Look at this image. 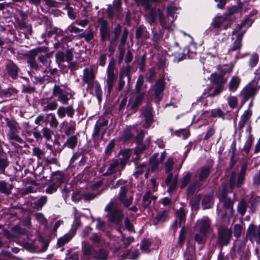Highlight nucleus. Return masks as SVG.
Returning <instances> with one entry per match:
<instances>
[{
  "label": "nucleus",
  "instance_id": "obj_1",
  "mask_svg": "<svg viewBox=\"0 0 260 260\" xmlns=\"http://www.w3.org/2000/svg\"><path fill=\"white\" fill-rule=\"evenodd\" d=\"M105 211L107 212V221L110 224L119 225L122 220L124 214L120 207L114 206V202L111 201L106 206Z\"/></svg>",
  "mask_w": 260,
  "mask_h": 260
},
{
  "label": "nucleus",
  "instance_id": "obj_2",
  "mask_svg": "<svg viewBox=\"0 0 260 260\" xmlns=\"http://www.w3.org/2000/svg\"><path fill=\"white\" fill-rule=\"evenodd\" d=\"M211 80L216 86L214 88L212 86H208L205 88L203 92V96L206 95V94H207L211 97H214L218 95L223 90V84L225 81L222 76L212 74L211 75Z\"/></svg>",
  "mask_w": 260,
  "mask_h": 260
},
{
  "label": "nucleus",
  "instance_id": "obj_3",
  "mask_svg": "<svg viewBox=\"0 0 260 260\" xmlns=\"http://www.w3.org/2000/svg\"><path fill=\"white\" fill-rule=\"evenodd\" d=\"M127 161L124 158H119L112 160L109 164L107 171L103 174L104 176H109L115 174L116 176H120L121 171L124 169Z\"/></svg>",
  "mask_w": 260,
  "mask_h": 260
},
{
  "label": "nucleus",
  "instance_id": "obj_4",
  "mask_svg": "<svg viewBox=\"0 0 260 260\" xmlns=\"http://www.w3.org/2000/svg\"><path fill=\"white\" fill-rule=\"evenodd\" d=\"M232 237L231 229L220 226L217 230V243L221 247L226 246L230 243Z\"/></svg>",
  "mask_w": 260,
  "mask_h": 260
},
{
  "label": "nucleus",
  "instance_id": "obj_5",
  "mask_svg": "<svg viewBox=\"0 0 260 260\" xmlns=\"http://www.w3.org/2000/svg\"><path fill=\"white\" fill-rule=\"evenodd\" d=\"M117 200L121 203L125 208L128 207L133 201V193L128 190L126 186H123L120 187Z\"/></svg>",
  "mask_w": 260,
  "mask_h": 260
},
{
  "label": "nucleus",
  "instance_id": "obj_6",
  "mask_svg": "<svg viewBox=\"0 0 260 260\" xmlns=\"http://www.w3.org/2000/svg\"><path fill=\"white\" fill-rule=\"evenodd\" d=\"M52 96L57 98L59 102L64 105H67L70 99H73V95L64 90L59 85H55L52 89Z\"/></svg>",
  "mask_w": 260,
  "mask_h": 260
},
{
  "label": "nucleus",
  "instance_id": "obj_7",
  "mask_svg": "<svg viewBox=\"0 0 260 260\" xmlns=\"http://www.w3.org/2000/svg\"><path fill=\"white\" fill-rule=\"evenodd\" d=\"M184 36L186 39H189L190 40L189 41V45L184 48L185 53H186L187 58H193L197 53L194 45H201L203 43V41L201 39L192 37L188 34H184Z\"/></svg>",
  "mask_w": 260,
  "mask_h": 260
},
{
  "label": "nucleus",
  "instance_id": "obj_8",
  "mask_svg": "<svg viewBox=\"0 0 260 260\" xmlns=\"http://www.w3.org/2000/svg\"><path fill=\"white\" fill-rule=\"evenodd\" d=\"M107 80L106 85L107 92L110 94L112 90L114 84L116 81L117 74L115 72V67L113 62H110L106 71Z\"/></svg>",
  "mask_w": 260,
  "mask_h": 260
},
{
  "label": "nucleus",
  "instance_id": "obj_9",
  "mask_svg": "<svg viewBox=\"0 0 260 260\" xmlns=\"http://www.w3.org/2000/svg\"><path fill=\"white\" fill-rule=\"evenodd\" d=\"M247 236L251 242L260 244V224H250L247 230Z\"/></svg>",
  "mask_w": 260,
  "mask_h": 260
},
{
  "label": "nucleus",
  "instance_id": "obj_10",
  "mask_svg": "<svg viewBox=\"0 0 260 260\" xmlns=\"http://www.w3.org/2000/svg\"><path fill=\"white\" fill-rule=\"evenodd\" d=\"M259 89L260 85H258L256 82H253L247 85L243 89L242 91L243 96L246 100L254 98Z\"/></svg>",
  "mask_w": 260,
  "mask_h": 260
},
{
  "label": "nucleus",
  "instance_id": "obj_11",
  "mask_svg": "<svg viewBox=\"0 0 260 260\" xmlns=\"http://www.w3.org/2000/svg\"><path fill=\"white\" fill-rule=\"evenodd\" d=\"M6 125L9 127L7 135L8 138L10 140H14L20 144L23 143V140L18 135V131L16 125L11 120H7Z\"/></svg>",
  "mask_w": 260,
  "mask_h": 260
},
{
  "label": "nucleus",
  "instance_id": "obj_12",
  "mask_svg": "<svg viewBox=\"0 0 260 260\" xmlns=\"http://www.w3.org/2000/svg\"><path fill=\"white\" fill-rule=\"evenodd\" d=\"M169 56H173V61L174 62H179L184 59L187 58L186 53H185L184 48L182 50L181 49H178V47H173L169 49V51L167 53Z\"/></svg>",
  "mask_w": 260,
  "mask_h": 260
},
{
  "label": "nucleus",
  "instance_id": "obj_13",
  "mask_svg": "<svg viewBox=\"0 0 260 260\" xmlns=\"http://www.w3.org/2000/svg\"><path fill=\"white\" fill-rule=\"evenodd\" d=\"M95 75L92 67L86 68L83 71L82 82L90 87V84L95 82Z\"/></svg>",
  "mask_w": 260,
  "mask_h": 260
},
{
  "label": "nucleus",
  "instance_id": "obj_14",
  "mask_svg": "<svg viewBox=\"0 0 260 260\" xmlns=\"http://www.w3.org/2000/svg\"><path fill=\"white\" fill-rule=\"evenodd\" d=\"M39 51L38 49H32L27 52L25 55L27 63L29 64L30 68L35 71H38L40 69L39 65L35 60Z\"/></svg>",
  "mask_w": 260,
  "mask_h": 260
},
{
  "label": "nucleus",
  "instance_id": "obj_15",
  "mask_svg": "<svg viewBox=\"0 0 260 260\" xmlns=\"http://www.w3.org/2000/svg\"><path fill=\"white\" fill-rule=\"evenodd\" d=\"M211 220L208 217L204 216L197 220L196 226L197 231L202 232L207 234L208 232L211 229Z\"/></svg>",
  "mask_w": 260,
  "mask_h": 260
},
{
  "label": "nucleus",
  "instance_id": "obj_16",
  "mask_svg": "<svg viewBox=\"0 0 260 260\" xmlns=\"http://www.w3.org/2000/svg\"><path fill=\"white\" fill-rule=\"evenodd\" d=\"M121 9V0H114L113 5L108 6V17L109 18H112L114 16L118 17V15Z\"/></svg>",
  "mask_w": 260,
  "mask_h": 260
},
{
  "label": "nucleus",
  "instance_id": "obj_17",
  "mask_svg": "<svg viewBox=\"0 0 260 260\" xmlns=\"http://www.w3.org/2000/svg\"><path fill=\"white\" fill-rule=\"evenodd\" d=\"M5 68L7 74L13 79H16L18 77L19 68L13 61L11 60H7Z\"/></svg>",
  "mask_w": 260,
  "mask_h": 260
},
{
  "label": "nucleus",
  "instance_id": "obj_18",
  "mask_svg": "<svg viewBox=\"0 0 260 260\" xmlns=\"http://www.w3.org/2000/svg\"><path fill=\"white\" fill-rule=\"evenodd\" d=\"M178 173L175 175L173 173H168L165 181L166 185L169 186L168 192H171L176 188L178 182Z\"/></svg>",
  "mask_w": 260,
  "mask_h": 260
},
{
  "label": "nucleus",
  "instance_id": "obj_19",
  "mask_svg": "<svg viewBox=\"0 0 260 260\" xmlns=\"http://www.w3.org/2000/svg\"><path fill=\"white\" fill-rule=\"evenodd\" d=\"M162 160V153H161L159 157L158 153L154 154L150 158L149 164L150 168L148 167V171L153 172L158 170V167L160 162Z\"/></svg>",
  "mask_w": 260,
  "mask_h": 260
},
{
  "label": "nucleus",
  "instance_id": "obj_20",
  "mask_svg": "<svg viewBox=\"0 0 260 260\" xmlns=\"http://www.w3.org/2000/svg\"><path fill=\"white\" fill-rule=\"evenodd\" d=\"M257 11L255 10H253L250 12L248 16L243 21L240 25V29L241 31H245V28L249 27L253 23L255 17L257 14Z\"/></svg>",
  "mask_w": 260,
  "mask_h": 260
},
{
  "label": "nucleus",
  "instance_id": "obj_21",
  "mask_svg": "<svg viewBox=\"0 0 260 260\" xmlns=\"http://www.w3.org/2000/svg\"><path fill=\"white\" fill-rule=\"evenodd\" d=\"M243 36V34H232L231 39L233 42L230 49L231 50L236 51L241 48Z\"/></svg>",
  "mask_w": 260,
  "mask_h": 260
},
{
  "label": "nucleus",
  "instance_id": "obj_22",
  "mask_svg": "<svg viewBox=\"0 0 260 260\" xmlns=\"http://www.w3.org/2000/svg\"><path fill=\"white\" fill-rule=\"evenodd\" d=\"M244 4H242L240 1H238L237 5L231 7V8L228 9V13L225 14V15L228 18V19H230L232 16L234 15L235 14L238 13H242L245 12L246 10H243Z\"/></svg>",
  "mask_w": 260,
  "mask_h": 260
},
{
  "label": "nucleus",
  "instance_id": "obj_23",
  "mask_svg": "<svg viewBox=\"0 0 260 260\" xmlns=\"http://www.w3.org/2000/svg\"><path fill=\"white\" fill-rule=\"evenodd\" d=\"M95 249L94 248L87 243L82 244V252L83 255L88 259L93 258Z\"/></svg>",
  "mask_w": 260,
  "mask_h": 260
},
{
  "label": "nucleus",
  "instance_id": "obj_24",
  "mask_svg": "<svg viewBox=\"0 0 260 260\" xmlns=\"http://www.w3.org/2000/svg\"><path fill=\"white\" fill-rule=\"evenodd\" d=\"M42 110L44 112H48L49 111H54L56 110L58 107V104L55 101H49L47 100L41 103Z\"/></svg>",
  "mask_w": 260,
  "mask_h": 260
},
{
  "label": "nucleus",
  "instance_id": "obj_25",
  "mask_svg": "<svg viewBox=\"0 0 260 260\" xmlns=\"http://www.w3.org/2000/svg\"><path fill=\"white\" fill-rule=\"evenodd\" d=\"M154 96L157 101L161 100L162 92V79H159L154 86Z\"/></svg>",
  "mask_w": 260,
  "mask_h": 260
},
{
  "label": "nucleus",
  "instance_id": "obj_26",
  "mask_svg": "<svg viewBox=\"0 0 260 260\" xmlns=\"http://www.w3.org/2000/svg\"><path fill=\"white\" fill-rule=\"evenodd\" d=\"M13 185L5 180H0V193L9 195L11 193Z\"/></svg>",
  "mask_w": 260,
  "mask_h": 260
},
{
  "label": "nucleus",
  "instance_id": "obj_27",
  "mask_svg": "<svg viewBox=\"0 0 260 260\" xmlns=\"http://www.w3.org/2000/svg\"><path fill=\"white\" fill-rule=\"evenodd\" d=\"M241 82L238 76H233L229 82V89L231 92H235L238 88Z\"/></svg>",
  "mask_w": 260,
  "mask_h": 260
},
{
  "label": "nucleus",
  "instance_id": "obj_28",
  "mask_svg": "<svg viewBox=\"0 0 260 260\" xmlns=\"http://www.w3.org/2000/svg\"><path fill=\"white\" fill-rule=\"evenodd\" d=\"M135 165L137 169V170L133 174L134 176L136 178H138L139 176L142 175L146 169H148L147 166L146 164L143 163L139 166H138V160L136 159L134 160Z\"/></svg>",
  "mask_w": 260,
  "mask_h": 260
},
{
  "label": "nucleus",
  "instance_id": "obj_29",
  "mask_svg": "<svg viewBox=\"0 0 260 260\" xmlns=\"http://www.w3.org/2000/svg\"><path fill=\"white\" fill-rule=\"evenodd\" d=\"M213 204V196L211 194L205 195L202 201V205L203 209L211 208Z\"/></svg>",
  "mask_w": 260,
  "mask_h": 260
},
{
  "label": "nucleus",
  "instance_id": "obj_30",
  "mask_svg": "<svg viewBox=\"0 0 260 260\" xmlns=\"http://www.w3.org/2000/svg\"><path fill=\"white\" fill-rule=\"evenodd\" d=\"M78 143V135L70 136L67 139L63 144V146H66L72 149H74Z\"/></svg>",
  "mask_w": 260,
  "mask_h": 260
},
{
  "label": "nucleus",
  "instance_id": "obj_31",
  "mask_svg": "<svg viewBox=\"0 0 260 260\" xmlns=\"http://www.w3.org/2000/svg\"><path fill=\"white\" fill-rule=\"evenodd\" d=\"M229 20L228 18L224 15H217L213 20L212 25L215 28H218L226 21Z\"/></svg>",
  "mask_w": 260,
  "mask_h": 260
},
{
  "label": "nucleus",
  "instance_id": "obj_32",
  "mask_svg": "<svg viewBox=\"0 0 260 260\" xmlns=\"http://www.w3.org/2000/svg\"><path fill=\"white\" fill-rule=\"evenodd\" d=\"M88 88H92L94 90L95 95L99 102H101L102 98V91L99 82L95 81L91 84H90V87H88Z\"/></svg>",
  "mask_w": 260,
  "mask_h": 260
},
{
  "label": "nucleus",
  "instance_id": "obj_33",
  "mask_svg": "<svg viewBox=\"0 0 260 260\" xmlns=\"http://www.w3.org/2000/svg\"><path fill=\"white\" fill-rule=\"evenodd\" d=\"M248 208V204L247 201L244 199L241 200L237 205V211L242 216H244L247 211Z\"/></svg>",
  "mask_w": 260,
  "mask_h": 260
},
{
  "label": "nucleus",
  "instance_id": "obj_34",
  "mask_svg": "<svg viewBox=\"0 0 260 260\" xmlns=\"http://www.w3.org/2000/svg\"><path fill=\"white\" fill-rule=\"evenodd\" d=\"M207 239V234L202 232L197 231L194 236V241L198 244L205 243Z\"/></svg>",
  "mask_w": 260,
  "mask_h": 260
},
{
  "label": "nucleus",
  "instance_id": "obj_35",
  "mask_svg": "<svg viewBox=\"0 0 260 260\" xmlns=\"http://www.w3.org/2000/svg\"><path fill=\"white\" fill-rule=\"evenodd\" d=\"M250 209L251 212H254L260 206V196H256L251 198Z\"/></svg>",
  "mask_w": 260,
  "mask_h": 260
},
{
  "label": "nucleus",
  "instance_id": "obj_36",
  "mask_svg": "<svg viewBox=\"0 0 260 260\" xmlns=\"http://www.w3.org/2000/svg\"><path fill=\"white\" fill-rule=\"evenodd\" d=\"M250 115L251 114L248 110L245 111L242 115L238 124V126L240 129H242L244 127L246 123L249 120Z\"/></svg>",
  "mask_w": 260,
  "mask_h": 260
},
{
  "label": "nucleus",
  "instance_id": "obj_37",
  "mask_svg": "<svg viewBox=\"0 0 260 260\" xmlns=\"http://www.w3.org/2000/svg\"><path fill=\"white\" fill-rule=\"evenodd\" d=\"M108 124V121L105 120L102 122L97 123L94 127L93 132L92 134L93 137H97L99 136L100 132L103 130L102 127L105 126Z\"/></svg>",
  "mask_w": 260,
  "mask_h": 260
},
{
  "label": "nucleus",
  "instance_id": "obj_38",
  "mask_svg": "<svg viewBox=\"0 0 260 260\" xmlns=\"http://www.w3.org/2000/svg\"><path fill=\"white\" fill-rule=\"evenodd\" d=\"M202 184L199 182H196L191 184L187 188V194L191 195L193 194L196 192H197L199 190Z\"/></svg>",
  "mask_w": 260,
  "mask_h": 260
},
{
  "label": "nucleus",
  "instance_id": "obj_39",
  "mask_svg": "<svg viewBox=\"0 0 260 260\" xmlns=\"http://www.w3.org/2000/svg\"><path fill=\"white\" fill-rule=\"evenodd\" d=\"M210 173V169L208 167H202L200 169V172L199 175V179L200 181H203L208 178Z\"/></svg>",
  "mask_w": 260,
  "mask_h": 260
},
{
  "label": "nucleus",
  "instance_id": "obj_40",
  "mask_svg": "<svg viewBox=\"0 0 260 260\" xmlns=\"http://www.w3.org/2000/svg\"><path fill=\"white\" fill-rule=\"evenodd\" d=\"M205 95H206L203 96V93L201 96L197 99L196 102L192 104V107H194L197 105H199L200 103L201 104V105H203L204 107L207 106L209 105V103L207 99L208 98H211V96L207 94H206Z\"/></svg>",
  "mask_w": 260,
  "mask_h": 260
},
{
  "label": "nucleus",
  "instance_id": "obj_41",
  "mask_svg": "<svg viewBox=\"0 0 260 260\" xmlns=\"http://www.w3.org/2000/svg\"><path fill=\"white\" fill-rule=\"evenodd\" d=\"M108 253L105 250L100 249L99 250H95L93 258L96 260H107Z\"/></svg>",
  "mask_w": 260,
  "mask_h": 260
},
{
  "label": "nucleus",
  "instance_id": "obj_42",
  "mask_svg": "<svg viewBox=\"0 0 260 260\" xmlns=\"http://www.w3.org/2000/svg\"><path fill=\"white\" fill-rule=\"evenodd\" d=\"M219 201L223 203V207L225 210H229L231 212L233 211L234 202L230 198H226Z\"/></svg>",
  "mask_w": 260,
  "mask_h": 260
},
{
  "label": "nucleus",
  "instance_id": "obj_43",
  "mask_svg": "<svg viewBox=\"0 0 260 260\" xmlns=\"http://www.w3.org/2000/svg\"><path fill=\"white\" fill-rule=\"evenodd\" d=\"M210 112H211V110H206L204 111L200 116L198 115H194L193 117V121L197 122L200 119L206 120L207 118L212 117V116L210 115Z\"/></svg>",
  "mask_w": 260,
  "mask_h": 260
},
{
  "label": "nucleus",
  "instance_id": "obj_44",
  "mask_svg": "<svg viewBox=\"0 0 260 260\" xmlns=\"http://www.w3.org/2000/svg\"><path fill=\"white\" fill-rule=\"evenodd\" d=\"M145 95L144 92H137L136 95L134 103L132 105V108H135L141 104Z\"/></svg>",
  "mask_w": 260,
  "mask_h": 260
},
{
  "label": "nucleus",
  "instance_id": "obj_45",
  "mask_svg": "<svg viewBox=\"0 0 260 260\" xmlns=\"http://www.w3.org/2000/svg\"><path fill=\"white\" fill-rule=\"evenodd\" d=\"M174 165V158L173 157H170L168 158L165 165V169L166 173H171L173 167Z\"/></svg>",
  "mask_w": 260,
  "mask_h": 260
},
{
  "label": "nucleus",
  "instance_id": "obj_46",
  "mask_svg": "<svg viewBox=\"0 0 260 260\" xmlns=\"http://www.w3.org/2000/svg\"><path fill=\"white\" fill-rule=\"evenodd\" d=\"M73 238V236H72L71 234H66L62 237H60L57 241V245L59 247H61L63 245H64L65 244L69 242L71 239Z\"/></svg>",
  "mask_w": 260,
  "mask_h": 260
},
{
  "label": "nucleus",
  "instance_id": "obj_47",
  "mask_svg": "<svg viewBox=\"0 0 260 260\" xmlns=\"http://www.w3.org/2000/svg\"><path fill=\"white\" fill-rule=\"evenodd\" d=\"M53 175L54 176L53 180H55V182L59 184L60 186V184L64 181L65 176L62 173V172L59 171L55 172Z\"/></svg>",
  "mask_w": 260,
  "mask_h": 260
},
{
  "label": "nucleus",
  "instance_id": "obj_48",
  "mask_svg": "<svg viewBox=\"0 0 260 260\" xmlns=\"http://www.w3.org/2000/svg\"><path fill=\"white\" fill-rule=\"evenodd\" d=\"M253 141V138L249 133V135L243 147V150L246 154L249 152Z\"/></svg>",
  "mask_w": 260,
  "mask_h": 260
},
{
  "label": "nucleus",
  "instance_id": "obj_49",
  "mask_svg": "<svg viewBox=\"0 0 260 260\" xmlns=\"http://www.w3.org/2000/svg\"><path fill=\"white\" fill-rule=\"evenodd\" d=\"M73 213L75 219L73 225L75 226L76 229H77L81 225V221L80 220L81 214L78 212L77 209L75 207L73 208Z\"/></svg>",
  "mask_w": 260,
  "mask_h": 260
},
{
  "label": "nucleus",
  "instance_id": "obj_50",
  "mask_svg": "<svg viewBox=\"0 0 260 260\" xmlns=\"http://www.w3.org/2000/svg\"><path fill=\"white\" fill-rule=\"evenodd\" d=\"M178 10L177 7L170 6L167 8V15L168 17H171L172 22L177 17L176 11Z\"/></svg>",
  "mask_w": 260,
  "mask_h": 260
},
{
  "label": "nucleus",
  "instance_id": "obj_51",
  "mask_svg": "<svg viewBox=\"0 0 260 260\" xmlns=\"http://www.w3.org/2000/svg\"><path fill=\"white\" fill-rule=\"evenodd\" d=\"M47 197L45 196L41 197L38 200L34 203V206L38 208L41 209L42 207L47 203Z\"/></svg>",
  "mask_w": 260,
  "mask_h": 260
},
{
  "label": "nucleus",
  "instance_id": "obj_52",
  "mask_svg": "<svg viewBox=\"0 0 260 260\" xmlns=\"http://www.w3.org/2000/svg\"><path fill=\"white\" fill-rule=\"evenodd\" d=\"M102 191H100L96 193H91V192H85L82 193V198L85 202H88L94 199L97 196L99 195L101 193Z\"/></svg>",
  "mask_w": 260,
  "mask_h": 260
},
{
  "label": "nucleus",
  "instance_id": "obj_53",
  "mask_svg": "<svg viewBox=\"0 0 260 260\" xmlns=\"http://www.w3.org/2000/svg\"><path fill=\"white\" fill-rule=\"evenodd\" d=\"M210 113L213 117H220L224 119L225 113L219 108L211 110Z\"/></svg>",
  "mask_w": 260,
  "mask_h": 260
},
{
  "label": "nucleus",
  "instance_id": "obj_54",
  "mask_svg": "<svg viewBox=\"0 0 260 260\" xmlns=\"http://www.w3.org/2000/svg\"><path fill=\"white\" fill-rule=\"evenodd\" d=\"M17 23L20 29L29 32L32 31L31 26L29 24H27L25 20H18Z\"/></svg>",
  "mask_w": 260,
  "mask_h": 260
},
{
  "label": "nucleus",
  "instance_id": "obj_55",
  "mask_svg": "<svg viewBox=\"0 0 260 260\" xmlns=\"http://www.w3.org/2000/svg\"><path fill=\"white\" fill-rule=\"evenodd\" d=\"M1 94L6 97H10L11 96L17 93V90L13 88H9L3 89L1 91Z\"/></svg>",
  "mask_w": 260,
  "mask_h": 260
},
{
  "label": "nucleus",
  "instance_id": "obj_56",
  "mask_svg": "<svg viewBox=\"0 0 260 260\" xmlns=\"http://www.w3.org/2000/svg\"><path fill=\"white\" fill-rule=\"evenodd\" d=\"M176 214L178 218L180 220L179 226L181 225L182 222H184L185 220L186 213L185 210L183 208H180L176 211Z\"/></svg>",
  "mask_w": 260,
  "mask_h": 260
},
{
  "label": "nucleus",
  "instance_id": "obj_57",
  "mask_svg": "<svg viewBox=\"0 0 260 260\" xmlns=\"http://www.w3.org/2000/svg\"><path fill=\"white\" fill-rule=\"evenodd\" d=\"M48 115L50 116V119L49 121L51 128H56L59 124V122L54 114L50 113Z\"/></svg>",
  "mask_w": 260,
  "mask_h": 260
},
{
  "label": "nucleus",
  "instance_id": "obj_58",
  "mask_svg": "<svg viewBox=\"0 0 260 260\" xmlns=\"http://www.w3.org/2000/svg\"><path fill=\"white\" fill-rule=\"evenodd\" d=\"M59 187V184L56 182L49 185L46 189V192L48 194H52L57 191V188Z\"/></svg>",
  "mask_w": 260,
  "mask_h": 260
},
{
  "label": "nucleus",
  "instance_id": "obj_59",
  "mask_svg": "<svg viewBox=\"0 0 260 260\" xmlns=\"http://www.w3.org/2000/svg\"><path fill=\"white\" fill-rule=\"evenodd\" d=\"M146 148V146L145 145L142 144V143H138V145L135 150V153L137 155L136 158L135 159L138 160L139 159L138 155L142 153V152L145 150Z\"/></svg>",
  "mask_w": 260,
  "mask_h": 260
},
{
  "label": "nucleus",
  "instance_id": "obj_60",
  "mask_svg": "<svg viewBox=\"0 0 260 260\" xmlns=\"http://www.w3.org/2000/svg\"><path fill=\"white\" fill-rule=\"evenodd\" d=\"M39 61L46 68H48L51 63V60L47 55H41L39 56Z\"/></svg>",
  "mask_w": 260,
  "mask_h": 260
},
{
  "label": "nucleus",
  "instance_id": "obj_61",
  "mask_svg": "<svg viewBox=\"0 0 260 260\" xmlns=\"http://www.w3.org/2000/svg\"><path fill=\"white\" fill-rule=\"evenodd\" d=\"M9 164L7 158H0V173L5 174L6 168L9 166Z\"/></svg>",
  "mask_w": 260,
  "mask_h": 260
},
{
  "label": "nucleus",
  "instance_id": "obj_62",
  "mask_svg": "<svg viewBox=\"0 0 260 260\" xmlns=\"http://www.w3.org/2000/svg\"><path fill=\"white\" fill-rule=\"evenodd\" d=\"M156 76V72L155 68L153 67L151 68L148 72L146 75V78L147 79L152 82L155 79Z\"/></svg>",
  "mask_w": 260,
  "mask_h": 260
},
{
  "label": "nucleus",
  "instance_id": "obj_63",
  "mask_svg": "<svg viewBox=\"0 0 260 260\" xmlns=\"http://www.w3.org/2000/svg\"><path fill=\"white\" fill-rule=\"evenodd\" d=\"M259 57L256 53H253L249 61V65L251 68L255 67L258 63Z\"/></svg>",
  "mask_w": 260,
  "mask_h": 260
},
{
  "label": "nucleus",
  "instance_id": "obj_64",
  "mask_svg": "<svg viewBox=\"0 0 260 260\" xmlns=\"http://www.w3.org/2000/svg\"><path fill=\"white\" fill-rule=\"evenodd\" d=\"M143 114L145 117V123L149 125L152 122L153 118L151 111L150 110H147L143 112Z\"/></svg>",
  "mask_w": 260,
  "mask_h": 260
}]
</instances>
